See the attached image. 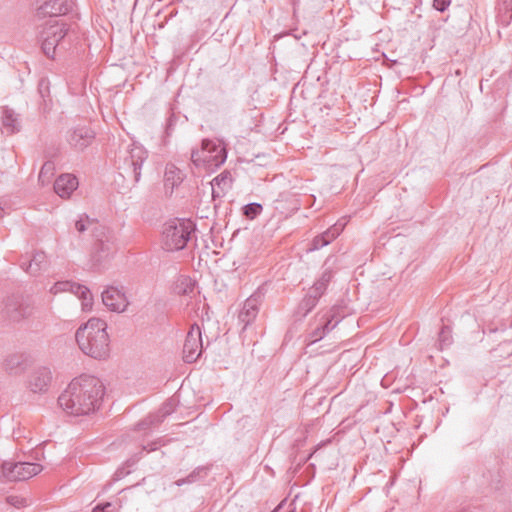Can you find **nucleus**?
Masks as SVG:
<instances>
[{"mask_svg":"<svg viewBox=\"0 0 512 512\" xmlns=\"http://www.w3.org/2000/svg\"><path fill=\"white\" fill-rule=\"evenodd\" d=\"M104 390V385L99 378L81 375L69 383L58 397V403L68 414L88 415L100 407Z\"/></svg>","mask_w":512,"mask_h":512,"instance_id":"nucleus-1","label":"nucleus"},{"mask_svg":"<svg viewBox=\"0 0 512 512\" xmlns=\"http://www.w3.org/2000/svg\"><path fill=\"white\" fill-rule=\"evenodd\" d=\"M75 338L80 350L87 356L104 360L110 354V339L107 333V324L99 318H91L81 325Z\"/></svg>","mask_w":512,"mask_h":512,"instance_id":"nucleus-2","label":"nucleus"},{"mask_svg":"<svg viewBox=\"0 0 512 512\" xmlns=\"http://www.w3.org/2000/svg\"><path fill=\"white\" fill-rule=\"evenodd\" d=\"M195 224L190 219H171L164 223L161 235L162 248L168 252L183 250L192 234Z\"/></svg>","mask_w":512,"mask_h":512,"instance_id":"nucleus-3","label":"nucleus"},{"mask_svg":"<svg viewBox=\"0 0 512 512\" xmlns=\"http://www.w3.org/2000/svg\"><path fill=\"white\" fill-rule=\"evenodd\" d=\"M227 158V151L224 144L220 141L204 139L201 148L193 150L191 161L196 167H204L208 171H213L220 167Z\"/></svg>","mask_w":512,"mask_h":512,"instance_id":"nucleus-4","label":"nucleus"},{"mask_svg":"<svg viewBox=\"0 0 512 512\" xmlns=\"http://www.w3.org/2000/svg\"><path fill=\"white\" fill-rule=\"evenodd\" d=\"M147 158V151L138 145L127 147L118 157V169L123 171L124 175L131 176L137 183L141 177V168Z\"/></svg>","mask_w":512,"mask_h":512,"instance_id":"nucleus-5","label":"nucleus"},{"mask_svg":"<svg viewBox=\"0 0 512 512\" xmlns=\"http://www.w3.org/2000/svg\"><path fill=\"white\" fill-rule=\"evenodd\" d=\"M68 28L63 22L49 20L47 26L41 32L42 50L44 54L53 58L59 42L66 36Z\"/></svg>","mask_w":512,"mask_h":512,"instance_id":"nucleus-6","label":"nucleus"},{"mask_svg":"<svg viewBox=\"0 0 512 512\" xmlns=\"http://www.w3.org/2000/svg\"><path fill=\"white\" fill-rule=\"evenodd\" d=\"M93 237L95 239L93 258L97 263H101L116 251L115 237L105 226H95Z\"/></svg>","mask_w":512,"mask_h":512,"instance_id":"nucleus-7","label":"nucleus"},{"mask_svg":"<svg viewBox=\"0 0 512 512\" xmlns=\"http://www.w3.org/2000/svg\"><path fill=\"white\" fill-rule=\"evenodd\" d=\"M42 471V466L32 462H4L2 464L3 476L9 481H24Z\"/></svg>","mask_w":512,"mask_h":512,"instance_id":"nucleus-8","label":"nucleus"},{"mask_svg":"<svg viewBox=\"0 0 512 512\" xmlns=\"http://www.w3.org/2000/svg\"><path fill=\"white\" fill-rule=\"evenodd\" d=\"M34 312L32 303L22 296H9L4 304V316L11 322H20Z\"/></svg>","mask_w":512,"mask_h":512,"instance_id":"nucleus-9","label":"nucleus"},{"mask_svg":"<svg viewBox=\"0 0 512 512\" xmlns=\"http://www.w3.org/2000/svg\"><path fill=\"white\" fill-rule=\"evenodd\" d=\"M202 336L201 329L197 324H193L187 333L183 346V360L186 363L195 362L202 354Z\"/></svg>","mask_w":512,"mask_h":512,"instance_id":"nucleus-10","label":"nucleus"},{"mask_svg":"<svg viewBox=\"0 0 512 512\" xmlns=\"http://www.w3.org/2000/svg\"><path fill=\"white\" fill-rule=\"evenodd\" d=\"M103 304L113 312H124L129 304L123 288L114 286L107 287L102 292Z\"/></svg>","mask_w":512,"mask_h":512,"instance_id":"nucleus-11","label":"nucleus"},{"mask_svg":"<svg viewBox=\"0 0 512 512\" xmlns=\"http://www.w3.org/2000/svg\"><path fill=\"white\" fill-rule=\"evenodd\" d=\"M72 7L73 0H48L37 9V16H49L50 20H57L56 17L65 15Z\"/></svg>","mask_w":512,"mask_h":512,"instance_id":"nucleus-12","label":"nucleus"},{"mask_svg":"<svg viewBox=\"0 0 512 512\" xmlns=\"http://www.w3.org/2000/svg\"><path fill=\"white\" fill-rule=\"evenodd\" d=\"M95 138V132L89 127H77L68 135V142L75 150L82 151L88 147Z\"/></svg>","mask_w":512,"mask_h":512,"instance_id":"nucleus-13","label":"nucleus"},{"mask_svg":"<svg viewBox=\"0 0 512 512\" xmlns=\"http://www.w3.org/2000/svg\"><path fill=\"white\" fill-rule=\"evenodd\" d=\"M260 294L251 295L239 313V321L243 323V329L247 328L257 317L260 305Z\"/></svg>","mask_w":512,"mask_h":512,"instance_id":"nucleus-14","label":"nucleus"},{"mask_svg":"<svg viewBox=\"0 0 512 512\" xmlns=\"http://www.w3.org/2000/svg\"><path fill=\"white\" fill-rule=\"evenodd\" d=\"M52 380L50 369L40 367L32 372L29 377L28 385L34 393L47 391Z\"/></svg>","mask_w":512,"mask_h":512,"instance_id":"nucleus-15","label":"nucleus"},{"mask_svg":"<svg viewBox=\"0 0 512 512\" xmlns=\"http://www.w3.org/2000/svg\"><path fill=\"white\" fill-rule=\"evenodd\" d=\"M78 187V180L72 174L60 175L54 183V191L61 198H68Z\"/></svg>","mask_w":512,"mask_h":512,"instance_id":"nucleus-16","label":"nucleus"},{"mask_svg":"<svg viewBox=\"0 0 512 512\" xmlns=\"http://www.w3.org/2000/svg\"><path fill=\"white\" fill-rule=\"evenodd\" d=\"M321 323L318 327L313 330L311 333V339L312 342H316L318 340H321L328 332L333 330L337 324L340 322V319H335V314L333 313V310L326 313L321 317Z\"/></svg>","mask_w":512,"mask_h":512,"instance_id":"nucleus-17","label":"nucleus"},{"mask_svg":"<svg viewBox=\"0 0 512 512\" xmlns=\"http://www.w3.org/2000/svg\"><path fill=\"white\" fill-rule=\"evenodd\" d=\"M1 113L0 121L5 132L8 134L18 132L20 130L18 115L8 107H3Z\"/></svg>","mask_w":512,"mask_h":512,"instance_id":"nucleus-18","label":"nucleus"},{"mask_svg":"<svg viewBox=\"0 0 512 512\" xmlns=\"http://www.w3.org/2000/svg\"><path fill=\"white\" fill-rule=\"evenodd\" d=\"M176 408V400L173 398L168 399L159 409V415L150 416L146 420H144L142 423L139 424L141 427H146L148 425H152L155 423H160L164 417L167 415H170L172 412H174Z\"/></svg>","mask_w":512,"mask_h":512,"instance_id":"nucleus-19","label":"nucleus"},{"mask_svg":"<svg viewBox=\"0 0 512 512\" xmlns=\"http://www.w3.org/2000/svg\"><path fill=\"white\" fill-rule=\"evenodd\" d=\"M231 182H232L231 175L227 171H224L221 174H219L218 176H216L211 181L213 197H219L221 195V193H224V191L226 189L230 188Z\"/></svg>","mask_w":512,"mask_h":512,"instance_id":"nucleus-20","label":"nucleus"},{"mask_svg":"<svg viewBox=\"0 0 512 512\" xmlns=\"http://www.w3.org/2000/svg\"><path fill=\"white\" fill-rule=\"evenodd\" d=\"M165 186L173 190L174 187L178 186L182 180L183 175L180 169L173 164H168L164 174Z\"/></svg>","mask_w":512,"mask_h":512,"instance_id":"nucleus-21","label":"nucleus"},{"mask_svg":"<svg viewBox=\"0 0 512 512\" xmlns=\"http://www.w3.org/2000/svg\"><path fill=\"white\" fill-rule=\"evenodd\" d=\"M318 298L308 292L303 300L299 303L295 312L296 316L300 318L305 317L318 303Z\"/></svg>","mask_w":512,"mask_h":512,"instance_id":"nucleus-22","label":"nucleus"},{"mask_svg":"<svg viewBox=\"0 0 512 512\" xmlns=\"http://www.w3.org/2000/svg\"><path fill=\"white\" fill-rule=\"evenodd\" d=\"M207 467L199 466L195 468L186 478L179 479L175 482L177 486L184 484H192L204 479L207 476Z\"/></svg>","mask_w":512,"mask_h":512,"instance_id":"nucleus-23","label":"nucleus"},{"mask_svg":"<svg viewBox=\"0 0 512 512\" xmlns=\"http://www.w3.org/2000/svg\"><path fill=\"white\" fill-rule=\"evenodd\" d=\"M74 294L77 295L80 299H82L83 310H90L92 308V305H93L92 294L86 286L78 284L76 286Z\"/></svg>","mask_w":512,"mask_h":512,"instance_id":"nucleus-24","label":"nucleus"},{"mask_svg":"<svg viewBox=\"0 0 512 512\" xmlns=\"http://www.w3.org/2000/svg\"><path fill=\"white\" fill-rule=\"evenodd\" d=\"M175 289L178 294L189 295L194 292L195 281L190 277L181 276L177 281Z\"/></svg>","mask_w":512,"mask_h":512,"instance_id":"nucleus-25","label":"nucleus"},{"mask_svg":"<svg viewBox=\"0 0 512 512\" xmlns=\"http://www.w3.org/2000/svg\"><path fill=\"white\" fill-rule=\"evenodd\" d=\"M46 255L44 252H36L26 267L23 268L30 274H36L45 263Z\"/></svg>","mask_w":512,"mask_h":512,"instance_id":"nucleus-26","label":"nucleus"},{"mask_svg":"<svg viewBox=\"0 0 512 512\" xmlns=\"http://www.w3.org/2000/svg\"><path fill=\"white\" fill-rule=\"evenodd\" d=\"M95 226L101 225L95 222L93 219H90L88 216L80 217V219L75 223V228L79 233H83L86 230H91L93 232Z\"/></svg>","mask_w":512,"mask_h":512,"instance_id":"nucleus-27","label":"nucleus"},{"mask_svg":"<svg viewBox=\"0 0 512 512\" xmlns=\"http://www.w3.org/2000/svg\"><path fill=\"white\" fill-rule=\"evenodd\" d=\"M55 170L54 163L51 161H47L41 167L39 173V181L44 185L50 181V178L53 176Z\"/></svg>","mask_w":512,"mask_h":512,"instance_id":"nucleus-28","label":"nucleus"},{"mask_svg":"<svg viewBox=\"0 0 512 512\" xmlns=\"http://www.w3.org/2000/svg\"><path fill=\"white\" fill-rule=\"evenodd\" d=\"M438 343L441 350L451 345L452 334L448 326H443L442 329L440 330Z\"/></svg>","mask_w":512,"mask_h":512,"instance_id":"nucleus-29","label":"nucleus"},{"mask_svg":"<svg viewBox=\"0 0 512 512\" xmlns=\"http://www.w3.org/2000/svg\"><path fill=\"white\" fill-rule=\"evenodd\" d=\"M77 285V283H73L70 281H60L55 283L51 287L50 292L53 294H57L64 291H71L72 293H74Z\"/></svg>","mask_w":512,"mask_h":512,"instance_id":"nucleus-30","label":"nucleus"},{"mask_svg":"<svg viewBox=\"0 0 512 512\" xmlns=\"http://www.w3.org/2000/svg\"><path fill=\"white\" fill-rule=\"evenodd\" d=\"M500 18L507 23L512 19V0H500Z\"/></svg>","mask_w":512,"mask_h":512,"instance_id":"nucleus-31","label":"nucleus"},{"mask_svg":"<svg viewBox=\"0 0 512 512\" xmlns=\"http://www.w3.org/2000/svg\"><path fill=\"white\" fill-rule=\"evenodd\" d=\"M244 215L249 219H254L262 212V205L259 203H250L243 208Z\"/></svg>","mask_w":512,"mask_h":512,"instance_id":"nucleus-32","label":"nucleus"},{"mask_svg":"<svg viewBox=\"0 0 512 512\" xmlns=\"http://www.w3.org/2000/svg\"><path fill=\"white\" fill-rule=\"evenodd\" d=\"M327 288V285L324 282L316 281L314 285L309 289L308 292L316 296L318 299L323 295Z\"/></svg>","mask_w":512,"mask_h":512,"instance_id":"nucleus-33","label":"nucleus"},{"mask_svg":"<svg viewBox=\"0 0 512 512\" xmlns=\"http://www.w3.org/2000/svg\"><path fill=\"white\" fill-rule=\"evenodd\" d=\"M6 501L11 506H14L16 508H21L25 506L26 499L17 495H10L6 498Z\"/></svg>","mask_w":512,"mask_h":512,"instance_id":"nucleus-34","label":"nucleus"},{"mask_svg":"<svg viewBox=\"0 0 512 512\" xmlns=\"http://www.w3.org/2000/svg\"><path fill=\"white\" fill-rule=\"evenodd\" d=\"M345 224L338 222L335 223L333 226H331L328 230H326L327 233H329L330 238L335 239L339 234L342 232Z\"/></svg>","mask_w":512,"mask_h":512,"instance_id":"nucleus-35","label":"nucleus"},{"mask_svg":"<svg viewBox=\"0 0 512 512\" xmlns=\"http://www.w3.org/2000/svg\"><path fill=\"white\" fill-rule=\"evenodd\" d=\"M38 90L42 98H45L49 95V81L45 78H42L38 84Z\"/></svg>","mask_w":512,"mask_h":512,"instance_id":"nucleus-36","label":"nucleus"},{"mask_svg":"<svg viewBox=\"0 0 512 512\" xmlns=\"http://www.w3.org/2000/svg\"><path fill=\"white\" fill-rule=\"evenodd\" d=\"M450 5V0H434L433 6L436 10L444 12Z\"/></svg>","mask_w":512,"mask_h":512,"instance_id":"nucleus-37","label":"nucleus"},{"mask_svg":"<svg viewBox=\"0 0 512 512\" xmlns=\"http://www.w3.org/2000/svg\"><path fill=\"white\" fill-rule=\"evenodd\" d=\"M112 506H113V504L110 502L98 504L97 506H95L93 508L92 512H109L108 509L111 508Z\"/></svg>","mask_w":512,"mask_h":512,"instance_id":"nucleus-38","label":"nucleus"},{"mask_svg":"<svg viewBox=\"0 0 512 512\" xmlns=\"http://www.w3.org/2000/svg\"><path fill=\"white\" fill-rule=\"evenodd\" d=\"M319 236H316L312 241V247L310 250H318L327 245V242H322Z\"/></svg>","mask_w":512,"mask_h":512,"instance_id":"nucleus-39","label":"nucleus"},{"mask_svg":"<svg viewBox=\"0 0 512 512\" xmlns=\"http://www.w3.org/2000/svg\"><path fill=\"white\" fill-rule=\"evenodd\" d=\"M332 279V272L329 271V270H325L321 277L318 279V281L320 282H324L325 285H328V283L331 281Z\"/></svg>","mask_w":512,"mask_h":512,"instance_id":"nucleus-40","label":"nucleus"},{"mask_svg":"<svg viewBox=\"0 0 512 512\" xmlns=\"http://www.w3.org/2000/svg\"><path fill=\"white\" fill-rule=\"evenodd\" d=\"M318 236L322 239V242H327V245L332 241V238H330L329 233H327L326 231Z\"/></svg>","mask_w":512,"mask_h":512,"instance_id":"nucleus-41","label":"nucleus"},{"mask_svg":"<svg viewBox=\"0 0 512 512\" xmlns=\"http://www.w3.org/2000/svg\"><path fill=\"white\" fill-rule=\"evenodd\" d=\"M3 214H4V211L3 209L0 207V218L3 217Z\"/></svg>","mask_w":512,"mask_h":512,"instance_id":"nucleus-42","label":"nucleus"},{"mask_svg":"<svg viewBox=\"0 0 512 512\" xmlns=\"http://www.w3.org/2000/svg\"><path fill=\"white\" fill-rule=\"evenodd\" d=\"M279 508H280V506H278L273 512H277Z\"/></svg>","mask_w":512,"mask_h":512,"instance_id":"nucleus-43","label":"nucleus"}]
</instances>
